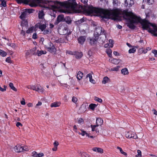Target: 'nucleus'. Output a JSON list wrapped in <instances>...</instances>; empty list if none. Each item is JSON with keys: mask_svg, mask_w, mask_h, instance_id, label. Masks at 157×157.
Returning a JSON list of instances; mask_svg holds the SVG:
<instances>
[{"mask_svg": "<svg viewBox=\"0 0 157 157\" xmlns=\"http://www.w3.org/2000/svg\"><path fill=\"white\" fill-rule=\"evenodd\" d=\"M50 32L49 30H44L43 33L44 34H48Z\"/></svg>", "mask_w": 157, "mask_h": 157, "instance_id": "nucleus-52", "label": "nucleus"}, {"mask_svg": "<svg viewBox=\"0 0 157 157\" xmlns=\"http://www.w3.org/2000/svg\"><path fill=\"white\" fill-rule=\"evenodd\" d=\"M9 86L14 91H17V90L16 88L13 86V83L10 82L9 83Z\"/></svg>", "mask_w": 157, "mask_h": 157, "instance_id": "nucleus-30", "label": "nucleus"}, {"mask_svg": "<svg viewBox=\"0 0 157 157\" xmlns=\"http://www.w3.org/2000/svg\"><path fill=\"white\" fill-rule=\"evenodd\" d=\"M46 53V52L45 51L37 50L36 51V55H37L38 56H40L42 54H45Z\"/></svg>", "mask_w": 157, "mask_h": 157, "instance_id": "nucleus-19", "label": "nucleus"}, {"mask_svg": "<svg viewBox=\"0 0 157 157\" xmlns=\"http://www.w3.org/2000/svg\"><path fill=\"white\" fill-rule=\"evenodd\" d=\"M125 135L127 138H130V137H132L131 136V131L126 132Z\"/></svg>", "mask_w": 157, "mask_h": 157, "instance_id": "nucleus-28", "label": "nucleus"}, {"mask_svg": "<svg viewBox=\"0 0 157 157\" xmlns=\"http://www.w3.org/2000/svg\"><path fill=\"white\" fill-rule=\"evenodd\" d=\"M14 150L15 152H19L23 151L22 146L19 145H17L14 147Z\"/></svg>", "mask_w": 157, "mask_h": 157, "instance_id": "nucleus-9", "label": "nucleus"}, {"mask_svg": "<svg viewBox=\"0 0 157 157\" xmlns=\"http://www.w3.org/2000/svg\"><path fill=\"white\" fill-rule=\"evenodd\" d=\"M86 10L89 14L99 16L105 19H109L110 17L117 18L120 17L121 15H123L124 18L128 21L127 26L130 29H135L136 26L134 24L140 22L143 29L147 30L149 33L157 36V27L155 25L146 20L141 21L140 17H137L132 12L124 10L122 11L117 9L113 10H105L94 7L92 6H89Z\"/></svg>", "mask_w": 157, "mask_h": 157, "instance_id": "nucleus-1", "label": "nucleus"}, {"mask_svg": "<svg viewBox=\"0 0 157 157\" xmlns=\"http://www.w3.org/2000/svg\"><path fill=\"white\" fill-rule=\"evenodd\" d=\"M27 27L28 26V22L27 21H24L22 22L21 23V26H22V29H23V27L25 26Z\"/></svg>", "mask_w": 157, "mask_h": 157, "instance_id": "nucleus-32", "label": "nucleus"}, {"mask_svg": "<svg viewBox=\"0 0 157 157\" xmlns=\"http://www.w3.org/2000/svg\"><path fill=\"white\" fill-rule=\"evenodd\" d=\"M121 73L123 75H127L129 74L128 70L127 68L125 67L121 70Z\"/></svg>", "mask_w": 157, "mask_h": 157, "instance_id": "nucleus-16", "label": "nucleus"}, {"mask_svg": "<svg viewBox=\"0 0 157 157\" xmlns=\"http://www.w3.org/2000/svg\"><path fill=\"white\" fill-rule=\"evenodd\" d=\"M75 56V57L77 59L81 58L83 56L82 53V52H76L75 54H74Z\"/></svg>", "mask_w": 157, "mask_h": 157, "instance_id": "nucleus-12", "label": "nucleus"}, {"mask_svg": "<svg viewBox=\"0 0 157 157\" xmlns=\"http://www.w3.org/2000/svg\"><path fill=\"white\" fill-rule=\"evenodd\" d=\"M80 154L82 156V155L84 156V157H90L89 155L84 152H81Z\"/></svg>", "mask_w": 157, "mask_h": 157, "instance_id": "nucleus-46", "label": "nucleus"}, {"mask_svg": "<svg viewBox=\"0 0 157 157\" xmlns=\"http://www.w3.org/2000/svg\"><path fill=\"white\" fill-rule=\"evenodd\" d=\"M131 136L132 137H130V138H132L133 139H136L138 138L137 136L136 135V134L134 133V132H131Z\"/></svg>", "mask_w": 157, "mask_h": 157, "instance_id": "nucleus-40", "label": "nucleus"}, {"mask_svg": "<svg viewBox=\"0 0 157 157\" xmlns=\"http://www.w3.org/2000/svg\"><path fill=\"white\" fill-rule=\"evenodd\" d=\"M18 2H21L24 1V2L26 4L30 3L29 6L32 7H35L37 6V4H39L43 2L42 0H17Z\"/></svg>", "mask_w": 157, "mask_h": 157, "instance_id": "nucleus-3", "label": "nucleus"}, {"mask_svg": "<svg viewBox=\"0 0 157 157\" xmlns=\"http://www.w3.org/2000/svg\"><path fill=\"white\" fill-rule=\"evenodd\" d=\"M52 2V6L55 8H59L61 7L66 8L68 9H73L75 6V4L74 2H63L57 1H50Z\"/></svg>", "mask_w": 157, "mask_h": 157, "instance_id": "nucleus-2", "label": "nucleus"}, {"mask_svg": "<svg viewBox=\"0 0 157 157\" xmlns=\"http://www.w3.org/2000/svg\"><path fill=\"white\" fill-rule=\"evenodd\" d=\"M117 149L119 150L120 152H121V154H123L125 156L127 155V153L124 152V151H123L122 149V148H121L120 147H117Z\"/></svg>", "mask_w": 157, "mask_h": 157, "instance_id": "nucleus-33", "label": "nucleus"}, {"mask_svg": "<svg viewBox=\"0 0 157 157\" xmlns=\"http://www.w3.org/2000/svg\"><path fill=\"white\" fill-rule=\"evenodd\" d=\"M28 14L33 13L35 10L32 9H26L25 10Z\"/></svg>", "mask_w": 157, "mask_h": 157, "instance_id": "nucleus-31", "label": "nucleus"}, {"mask_svg": "<svg viewBox=\"0 0 157 157\" xmlns=\"http://www.w3.org/2000/svg\"><path fill=\"white\" fill-rule=\"evenodd\" d=\"M147 2L149 5H151L154 2V0H147Z\"/></svg>", "mask_w": 157, "mask_h": 157, "instance_id": "nucleus-48", "label": "nucleus"}, {"mask_svg": "<svg viewBox=\"0 0 157 157\" xmlns=\"http://www.w3.org/2000/svg\"><path fill=\"white\" fill-rule=\"evenodd\" d=\"M98 36L94 35L92 37H89L88 39L90 41V44L92 45L97 43L98 40Z\"/></svg>", "mask_w": 157, "mask_h": 157, "instance_id": "nucleus-5", "label": "nucleus"}, {"mask_svg": "<svg viewBox=\"0 0 157 157\" xmlns=\"http://www.w3.org/2000/svg\"><path fill=\"white\" fill-rule=\"evenodd\" d=\"M121 61L120 59H113L111 60V62L115 64H118Z\"/></svg>", "mask_w": 157, "mask_h": 157, "instance_id": "nucleus-25", "label": "nucleus"}, {"mask_svg": "<svg viewBox=\"0 0 157 157\" xmlns=\"http://www.w3.org/2000/svg\"><path fill=\"white\" fill-rule=\"evenodd\" d=\"M6 55L7 53L6 52L0 49V55L2 56L3 57H4L6 56Z\"/></svg>", "mask_w": 157, "mask_h": 157, "instance_id": "nucleus-35", "label": "nucleus"}, {"mask_svg": "<svg viewBox=\"0 0 157 157\" xmlns=\"http://www.w3.org/2000/svg\"><path fill=\"white\" fill-rule=\"evenodd\" d=\"M65 21L68 24H71L72 22V20L71 18L67 16L64 18V21Z\"/></svg>", "mask_w": 157, "mask_h": 157, "instance_id": "nucleus-17", "label": "nucleus"}, {"mask_svg": "<svg viewBox=\"0 0 157 157\" xmlns=\"http://www.w3.org/2000/svg\"><path fill=\"white\" fill-rule=\"evenodd\" d=\"M136 51V49L135 48H132L129 50L128 52L129 53H134Z\"/></svg>", "mask_w": 157, "mask_h": 157, "instance_id": "nucleus-44", "label": "nucleus"}, {"mask_svg": "<svg viewBox=\"0 0 157 157\" xmlns=\"http://www.w3.org/2000/svg\"><path fill=\"white\" fill-rule=\"evenodd\" d=\"M54 145V147H57V146L59 145V143L57 141H55L53 144Z\"/></svg>", "mask_w": 157, "mask_h": 157, "instance_id": "nucleus-56", "label": "nucleus"}, {"mask_svg": "<svg viewBox=\"0 0 157 157\" xmlns=\"http://www.w3.org/2000/svg\"><path fill=\"white\" fill-rule=\"evenodd\" d=\"M138 154L136 156V157H141V151L138 150H137Z\"/></svg>", "mask_w": 157, "mask_h": 157, "instance_id": "nucleus-45", "label": "nucleus"}, {"mask_svg": "<svg viewBox=\"0 0 157 157\" xmlns=\"http://www.w3.org/2000/svg\"><path fill=\"white\" fill-rule=\"evenodd\" d=\"M120 67L119 66H117L116 67H114L113 68H111V69L110 70L111 71H117L119 70V69Z\"/></svg>", "mask_w": 157, "mask_h": 157, "instance_id": "nucleus-39", "label": "nucleus"}, {"mask_svg": "<svg viewBox=\"0 0 157 157\" xmlns=\"http://www.w3.org/2000/svg\"><path fill=\"white\" fill-rule=\"evenodd\" d=\"M80 130L81 131V132H79L78 131H76L75 132L77 133H78L79 134L81 135L82 136H84L85 135H86V132L85 131H84L83 129H81Z\"/></svg>", "mask_w": 157, "mask_h": 157, "instance_id": "nucleus-29", "label": "nucleus"}, {"mask_svg": "<svg viewBox=\"0 0 157 157\" xmlns=\"http://www.w3.org/2000/svg\"><path fill=\"white\" fill-rule=\"evenodd\" d=\"M91 77H92V75L90 73L87 74L86 76V78H89V79H90V78H91Z\"/></svg>", "mask_w": 157, "mask_h": 157, "instance_id": "nucleus-55", "label": "nucleus"}, {"mask_svg": "<svg viewBox=\"0 0 157 157\" xmlns=\"http://www.w3.org/2000/svg\"><path fill=\"white\" fill-rule=\"evenodd\" d=\"M22 148L23 149V151H28L29 150V149L26 146H22Z\"/></svg>", "mask_w": 157, "mask_h": 157, "instance_id": "nucleus-53", "label": "nucleus"}, {"mask_svg": "<svg viewBox=\"0 0 157 157\" xmlns=\"http://www.w3.org/2000/svg\"><path fill=\"white\" fill-rule=\"evenodd\" d=\"M86 36H81L79 37L78 39V42L81 44H83L86 40Z\"/></svg>", "mask_w": 157, "mask_h": 157, "instance_id": "nucleus-8", "label": "nucleus"}, {"mask_svg": "<svg viewBox=\"0 0 157 157\" xmlns=\"http://www.w3.org/2000/svg\"><path fill=\"white\" fill-rule=\"evenodd\" d=\"M81 1L85 5H87L88 0H81Z\"/></svg>", "mask_w": 157, "mask_h": 157, "instance_id": "nucleus-54", "label": "nucleus"}, {"mask_svg": "<svg viewBox=\"0 0 157 157\" xmlns=\"http://www.w3.org/2000/svg\"><path fill=\"white\" fill-rule=\"evenodd\" d=\"M152 52L154 54L155 57H157V50H152Z\"/></svg>", "mask_w": 157, "mask_h": 157, "instance_id": "nucleus-51", "label": "nucleus"}, {"mask_svg": "<svg viewBox=\"0 0 157 157\" xmlns=\"http://www.w3.org/2000/svg\"><path fill=\"white\" fill-rule=\"evenodd\" d=\"M33 38L34 39H36L37 38V35L36 33H34L33 35Z\"/></svg>", "mask_w": 157, "mask_h": 157, "instance_id": "nucleus-57", "label": "nucleus"}, {"mask_svg": "<svg viewBox=\"0 0 157 157\" xmlns=\"http://www.w3.org/2000/svg\"><path fill=\"white\" fill-rule=\"evenodd\" d=\"M84 19L83 17L82 18H81L80 20L76 21V23L77 25H78V24H79L84 22Z\"/></svg>", "mask_w": 157, "mask_h": 157, "instance_id": "nucleus-36", "label": "nucleus"}, {"mask_svg": "<svg viewBox=\"0 0 157 157\" xmlns=\"http://www.w3.org/2000/svg\"><path fill=\"white\" fill-rule=\"evenodd\" d=\"M94 99L98 102H99V103H101L102 101V100L101 99L98 98L97 97H94Z\"/></svg>", "mask_w": 157, "mask_h": 157, "instance_id": "nucleus-37", "label": "nucleus"}, {"mask_svg": "<svg viewBox=\"0 0 157 157\" xmlns=\"http://www.w3.org/2000/svg\"><path fill=\"white\" fill-rule=\"evenodd\" d=\"M28 15V13L25 10V11L22 13L20 16V17L22 19H24L27 17Z\"/></svg>", "mask_w": 157, "mask_h": 157, "instance_id": "nucleus-11", "label": "nucleus"}, {"mask_svg": "<svg viewBox=\"0 0 157 157\" xmlns=\"http://www.w3.org/2000/svg\"><path fill=\"white\" fill-rule=\"evenodd\" d=\"M37 85H35L33 86V90L36 91V90H37V87H37Z\"/></svg>", "mask_w": 157, "mask_h": 157, "instance_id": "nucleus-58", "label": "nucleus"}, {"mask_svg": "<svg viewBox=\"0 0 157 157\" xmlns=\"http://www.w3.org/2000/svg\"><path fill=\"white\" fill-rule=\"evenodd\" d=\"M83 74L80 71L78 72L77 75V78L78 80H80L82 78Z\"/></svg>", "mask_w": 157, "mask_h": 157, "instance_id": "nucleus-22", "label": "nucleus"}, {"mask_svg": "<svg viewBox=\"0 0 157 157\" xmlns=\"http://www.w3.org/2000/svg\"><path fill=\"white\" fill-rule=\"evenodd\" d=\"M125 3L129 6H132L134 3L133 0H126Z\"/></svg>", "mask_w": 157, "mask_h": 157, "instance_id": "nucleus-18", "label": "nucleus"}, {"mask_svg": "<svg viewBox=\"0 0 157 157\" xmlns=\"http://www.w3.org/2000/svg\"><path fill=\"white\" fill-rule=\"evenodd\" d=\"M60 103L59 102H54L53 103H52L50 106L51 107H57L59 106L60 105Z\"/></svg>", "mask_w": 157, "mask_h": 157, "instance_id": "nucleus-20", "label": "nucleus"}, {"mask_svg": "<svg viewBox=\"0 0 157 157\" xmlns=\"http://www.w3.org/2000/svg\"><path fill=\"white\" fill-rule=\"evenodd\" d=\"M44 156V154L42 153H40L38 154L37 157H41Z\"/></svg>", "mask_w": 157, "mask_h": 157, "instance_id": "nucleus-60", "label": "nucleus"}, {"mask_svg": "<svg viewBox=\"0 0 157 157\" xmlns=\"http://www.w3.org/2000/svg\"><path fill=\"white\" fill-rule=\"evenodd\" d=\"M97 106V105L94 104H91L89 106V108L91 109L94 110L95 108Z\"/></svg>", "mask_w": 157, "mask_h": 157, "instance_id": "nucleus-34", "label": "nucleus"}, {"mask_svg": "<svg viewBox=\"0 0 157 157\" xmlns=\"http://www.w3.org/2000/svg\"><path fill=\"white\" fill-rule=\"evenodd\" d=\"M77 100V98L75 97H73L72 99V101L74 103H75L76 102Z\"/></svg>", "mask_w": 157, "mask_h": 157, "instance_id": "nucleus-50", "label": "nucleus"}, {"mask_svg": "<svg viewBox=\"0 0 157 157\" xmlns=\"http://www.w3.org/2000/svg\"><path fill=\"white\" fill-rule=\"evenodd\" d=\"M16 125L17 127H19V126H22V124L19 122H18L17 123Z\"/></svg>", "mask_w": 157, "mask_h": 157, "instance_id": "nucleus-62", "label": "nucleus"}, {"mask_svg": "<svg viewBox=\"0 0 157 157\" xmlns=\"http://www.w3.org/2000/svg\"><path fill=\"white\" fill-rule=\"evenodd\" d=\"M1 5L3 7H6V2L5 0H1Z\"/></svg>", "mask_w": 157, "mask_h": 157, "instance_id": "nucleus-43", "label": "nucleus"}, {"mask_svg": "<svg viewBox=\"0 0 157 157\" xmlns=\"http://www.w3.org/2000/svg\"><path fill=\"white\" fill-rule=\"evenodd\" d=\"M103 123V120L100 118H98L96 121V125L101 126Z\"/></svg>", "mask_w": 157, "mask_h": 157, "instance_id": "nucleus-10", "label": "nucleus"}, {"mask_svg": "<svg viewBox=\"0 0 157 157\" xmlns=\"http://www.w3.org/2000/svg\"><path fill=\"white\" fill-rule=\"evenodd\" d=\"M49 46L47 48L48 51L50 52H56V49L54 46L53 44L51 42L48 43Z\"/></svg>", "mask_w": 157, "mask_h": 157, "instance_id": "nucleus-7", "label": "nucleus"}, {"mask_svg": "<svg viewBox=\"0 0 157 157\" xmlns=\"http://www.w3.org/2000/svg\"><path fill=\"white\" fill-rule=\"evenodd\" d=\"M33 27H31L29 28L26 31V33H29L33 32Z\"/></svg>", "mask_w": 157, "mask_h": 157, "instance_id": "nucleus-41", "label": "nucleus"}, {"mask_svg": "<svg viewBox=\"0 0 157 157\" xmlns=\"http://www.w3.org/2000/svg\"><path fill=\"white\" fill-rule=\"evenodd\" d=\"M90 126L92 128V131H95L96 133L99 132V130L97 128L98 127V126L96 125H91Z\"/></svg>", "mask_w": 157, "mask_h": 157, "instance_id": "nucleus-14", "label": "nucleus"}, {"mask_svg": "<svg viewBox=\"0 0 157 157\" xmlns=\"http://www.w3.org/2000/svg\"><path fill=\"white\" fill-rule=\"evenodd\" d=\"M30 50L32 55H36L37 50L36 47H34Z\"/></svg>", "mask_w": 157, "mask_h": 157, "instance_id": "nucleus-24", "label": "nucleus"}, {"mask_svg": "<svg viewBox=\"0 0 157 157\" xmlns=\"http://www.w3.org/2000/svg\"><path fill=\"white\" fill-rule=\"evenodd\" d=\"M109 42L110 44V45H109V47L112 48L113 46V40L112 39H110L109 40Z\"/></svg>", "mask_w": 157, "mask_h": 157, "instance_id": "nucleus-47", "label": "nucleus"}, {"mask_svg": "<svg viewBox=\"0 0 157 157\" xmlns=\"http://www.w3.org/2000/svg\"><path fill=\"white\" fill-rule=\"evenodd\" d=\"M32 55L31 53L30 52V50H29L27 51L26 53V55L27 56L29 55Z\"/></svg>", "mask_w": 157, "mask_h": 157, "instance_id": "nucleus-59", "label": "nucleus"}, {"mask_svg": "<svg viewBox=\"0 0 157 157\" xmlns=\"http://www.w3.org/2000/svg\"><path fill=\"white\" fill-rule=\"evenodd\" d=\"M95 34L94 35L98 36V37L99 35L104 34L106 37L105 33H106L105 31L104 30H102V28L100 26H98L95 29Z\"/></svg>", "mask_w": 157, "mask_h": 157, "instance_id": "nucleus-4", "label": "nucleus"}, {"mask_svg": "<svg viewBox=\"0 0 157 157\" xmlns=\"http://www.w3.org/2000/svg\"><path fill=\"white\" fill-rule=\"evenodd\" d=\"M39 28L41 29V30L43 31V30L46 28V25L45 24H40L39 27Z\"/></svg>", "mask_w": 157, "mask_h": 157, "instance_id": "nucleus-27", "label": "nucleus"}, {"mask_svg": "<svg viewBox=\"0 0 157 157\" xmlns=\"http://www.w3.org/2000/svg\"><path fill=\"white\" fill-rule=\"evenodd\" d=\"M79 109L80 113H84L86 110V105H85L82 104L79 108Z\"/></svg>", "mask_w": 157, "mask_h": 157, "instance_id": "nucleus-15", "label": "nucleus"}, {"mask_svg": "<svg viewBox=\"0 0 157 157\" xmlns=\"http://www.w3.org/2000/svg\"><path fill=\"white\" fill-rule=\"evenodd\" d=\"M42 105V103L40 101H39L38 103L36 104V108H37L38 106L41 105Z\"/></svg>", "mask_w": 157, "mask_h": 157, "instance_id": "nucleus-63", "label": "nucleus"}, {"mask_svg": "<svg viewBox=\"0 0 157 157\" xmlns=\"http://www.w3.org/2000/svg\"><path fill=\"white\" fill-rule=\"evenodd\" d=\"M110 81V79L107 77H105L103 78L102 83L103 84H105Z\"/></svg>", "mask_w": 157, "mask_h": 157, "instance_id": "nucleus-23", "label": "nucleus"}, {"mask_svg": "<svg viewBox=\"0 0 157 157\" xmlns=\"http://www.w3.org/2000/svg\"><path fill=\"white\" fill-rule=\"evenodd\" d=\"M32 156L34 157H37L38 154L35 151H34L32 152Z\"/></svg>", "mask_w": 157, "mask_h": 157, "instance_id": "nucleus-49", "label": "nucleus"}, {"mask_svg": "<svg viewBox=\"0 0 157 157\" xmlns=\"http://www.w3.org/2000/svg\"><path fill=\"white\" fill-rule=\"evenodd\" d=\"M93 150L95 151H98V152L102 153H103V150L101 148L98 147H94L93 148Z\"/></svg>", "mask_w": 157, "mask_h": 157, "instance_id": "nucleus-21", "label": "nucleus"}, {"mask_svg": "<svg viewBox=\"0 0 157 157\" xmlns=\"http://www.w3.org/2000/svg\"><path fill=\"white\" fill-rule=\"evenodd\" d=\"M37 90L36 91L38 92L42 93L44 90V89L39 85H37Z\"/></svg>", "mask_w": 157, "mask_h": 157, "instance_id": "nucleus-26", "label": "nucleus"}, {"mask_svg": "<svg viewBox=\"0 0 157 157\" xmlns=\"http://www.w3.org/2000/svg\"><path fill=\"white\" fill-rule=\"evenodd\" d=\"M44 11L42 10L39 11L38 13V17L40 19H41L43 20L44 18Z\"/></svg>", "mask_w": 157, "mask_h": 157, "instance_id": "nucleus-13", "label": "nucleus"}, {"mask_svg": "<svg viewBox=\"0 0 157 157\" xmlns=\"http://www.w3.org/2000/svg\"><path fill=\"white\" fill-rule=\"evenodd\" d=\"M140 49L141 50L142 53H146L148 50H150L151 49V48L150 47H148L146 48L145 50H144L143 48H142Z\"/></svg>", "mask_w": 157, "mask_h": 157, "instance_id": "nucleus-42", "label": "nucleus"}, {"mask_svg": "<svg viewBox=\"0 0 157 157\" xmlns=\"http://www.w3.org/2000/svg\"><path fill=\"white\" fill-rule=\"evenodd\" d=\"M106 53L108 55L109 57H111V56L112 50L111 49L109 48L106 50Z\"/></svg>", "mask_w": 157, "mask_h": 157, "instance_id": "nucleus-38", "label": "nucleus"}, {"mask_svg": "<svg viewBox=\"0 0 157 157\" xmlns=\"http://www.w3.org/2000/svg\"><path fill=\"white\" fill-rule=\"evenodd\" d=\"M64 16L63 14H60L57 17L56 20L55 22V25L58 24L59 22L61 21H64Z\"/></svg>", "mask_w": 157, "mask_h": 157, "instance_id": "nucleus-6", "label": "nucleus"}, {"mask_svg": "<svg viewBox=\"0 0 157 157\" xmlns=\"http://www.w3.org/2000/svg\"><path fill=\"white\" fill-rule=\"evenodd\" d=\"M23 100L21 102V103L22 105H25V100L24 98H23Z\"/></svg>", "mask_w": 157, "mask_h": 157, "instance_id": "nucleus-61", "label": "nucleus"}, {"mask_svg": "<svg viewBox=\"0 0 157 157\" xmlns=\"http://www.w3.org/2000/svg\"><path fill=\"white\" fill-rule=\"evenodd\" d=\"M10 57H7L6 60V61L8 63H10Z\"/></svg>", "mask_w": 157, "mask_h": 157, "instance_id": "nucleus-64", "label": "nucleus"}]
</instances>
